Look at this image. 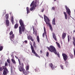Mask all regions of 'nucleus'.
<instances>
[{
    "label": "nucleus",
    "mask_w": 75,
    "mask_h": 75,
    "mask_svg": "<svg viewBox=\"0 0 75 75\" xmlns=\"http://www.w3.org/2000/svg\"><path fill=\"white\" fill-rule=\"evenodd\" d=\"M11 60L12 62L14 64H16V62L14 59H11Z\"/></svg>",
    "instance_id": "nucleus-21"
},
{
    "label": "nucleus",
    "mask_w": 75,
    "mask_h": 75,
    "mask_svg": "<svg viewBox=\"0 0 75 75\" xmlns=\"http://www.w3.org/2000/svg\"><path fill=\"white\" fill-rule=\"evenodd\" d=\"M6 68L5 66H2V67H0V71H3V69L5 70Z\"/></svg>",
    "instance_id": "nucleus-13"
},
{
    "label": "nucleus",
    "mask_w": 75,
    "mask_h": 75,
    "mask_svg": "<svg viewBox=\"0 0 75 75\" xmlns=\"http://www.w3.org/2000/svg\"><path fill=\"white\" fill-rule=\"evenodd\" d=\"M10 64L11 63H8V65H9V66H10Z\"/></svg>",
    "instance_id": "nucleus-54"
},
{
    "label": "nucleus",
    "mask_w": 75,
    "mask_h": 75,
    "mask_svg": "<svg viewBox=\"0 0 75 75\" xmlns=\"http://www.w3.org/2000/svg\"><path fill=\"white\" fill-rule=\"evenodd\" d=\"M23 61H24L25 60V58H23Z\"/></svg>",
    "instance_id": "nucleus-50"
},
{
    "label": "nucleus",
    "mask_w": 75,
    "mask_h": 75,
    "mask_svg": "<svg viewBox=\"0 0 75 75\" xmlns=\"http://www.w3.org/2000/svg\"><path fill=\"white\" fill-rule=\"evenodd\" d=\"M64 14L65 16V19H67V18H68V16H67V13L65 12H64Z\"/></svg>",
    "instance_id": "nucleus-19"
},
{
    "label": "nucleus",
    "mask_w": 75,
    "mask_h": 75,
    "mask_svg": "<svg viewBox=\"0 0 75 75\" xmlns=\"http://www.w3.org/2000/svg\"><path fill=\"white\" fill-rule=\"evenodd\" d=\"M49 66L53 70V69H55V67L53 66V64L52 63H50L49 64Z\"/></svg>",
    "instance_id": "nucleus-11"
},
{
    "label": "nucleus",
    "mask_w": 75,
    "mask_h": 75,
    "mask_svg": "<svg viewBox=\"0 0 75 75\" xmlns=\"http://www.w3.org/2000/svg\"><path fill=\"white\" fill-rule=\"evenodd\" d=\"M8 14H7L6 15V20H8Z\"/></svg>",
    "instance_id": "nucleus-25"
},
{
    "label": "nucleus",
    "mask_w": 75,
    "mask_h": 75,
    "mask_svg": "<svg viewBox=\"0 0 75 75\" xmlns=\"http://www.w3.org/2000/svg\"><path fill=\"white\" fill-rule=\"evenodd\" d=\"M33 34H34V35L35 34V36H37V30H35V32H33Z\"/></svg>",
    "instance_id": "nucleus-28"
},
{
    "label": "nucleus",
    "mask_w": 75,
    "mask_h": 75,
    "mask_svg": "<svg viewBox=\"0 0 75 75\" xmlns=\"http://www.w3.org/2000/svg\"><path fill=\"white\" fill-rule=\"evenodd\" d=\"M40 52L41 54L42 53V50H41L40 51Z\"/></svg>",
    "instance_id": "nucleus-52"
},
{
    "label": "nucleus",
    "mask_w": 75,
    "mask_h": 75,
    "mask_svg": "<svg viewBox=\"0 0 75 75\" xmlns=\"http://www.w3.org/2000/svg\"><path fill=\"white\" fill-rule=\"evenodd\" d=\"M65 8L67 10V14H68V15L70 16H71V12L70 9L68 7H67V6H65Z\"/></svg>",
    "instance_id": "nucleus-7"
},
{
    "label": "nucleus",
    "mask_w": 75,
    "mask_h": 75,
    "mask_svg": "<svg viewBox=\"0 0 75 75\" xmlns=\"http://www.w3.org/2000/svg\"><path fill=\"white\" fill-rule=\"evenodd\" d=\"M37 40L38 42H40V38H39V36H37Z\"/></svg>",
    "instance_id": "nucleus-26"
},
{
    "label": "nucleus",
    "mask_w": 75,
    "mask_h": 75,
    "mask_svg": "<svg viewBox=\"0 0 75 75\" xmlns=\"http://www.w3.org/2000/svg\"><path fill=\"white\" fill-rule=\"evenodd\" d=\"M37 0H35V3L34 4H36V5H37V4H36V2H37Z\"/></svg>",
    "instance_id": "nucleus-45"
},
{
    "label": "nucleus",
    "mask_w": 75,
    "mask_h": 75,
    "mask_svg": "<svg viewBox=\"0 0 75 75\" xmlns=\"http://www.w3.org/2000/svg\"><path fill=\"white\" fill-rule=\"evenodd\" d=\"M56 44L57 45V46H58L59 48H61V46H60V44H59L58 42H56Z\"/></svg>",
    "instance_id": "nucleus-23"
},
{
    "label": "nucleus",
    "mask_w": 75,
    "mask_h": 75,
    "mask_svg": "<svg viewBox=\"0 0 75 75\" xmlns=\"http://www.w3.org/2000/svg\"><path fill=\"white\" fill-rule=\"evenodd\" d=\"M42 18L43 19V17H42Z\"/></svg>",
    "instance_id": "nucleus-56"
},
{
    "label": "nucleus",
    "mask_w": 75,
    "mask_h": 75,
    "mask_svg": "<svg viewBox=\"0 0 75 75\" xmlns=\"http://www.w3.org/2000/svg\"><path fill=\"white\" fill-rule=\"evenodd\" d=\"M27 65L26 67V71H28L29 69V65H28V63H27Z\"/></svg>",
    "instance_id": "nucleus-17"
},
{
    "label": "nucleus",
    "mask_w": 75,
    "mask_h": 75,
    "mask_svg": "<svg viewBox=\"0 0 75 75\" xmlns=\"http://www.w3.org/2000/svg\"><path fill=\"white\" fill-rule=\"evenodd\" d=\"M11 22L13 25V24H14V19H13V16L11 17Z\"/></svg>",
    "instance_id": "nucleus-22"
},
{
    "label": "nucleus",
    "mask_w": 75,
    "mask_h": 75,
    "mask_svg": "<svg viewBox=\"0 0 75 75\" xmlns=\"http://www.w3.org/2000/svg\"><path fill=\"white\" fill-rule=\"evenodd\" d=\"M4 67H8V63H7V62H5Z\"/></svg>",
    "instance_id": "nucleus-29"
},
{
    "label": "nucleus",
    "mask_w": 75,
    "mask_h": 75,
    "mask_svg": "<svg viewBox=\"0 0 75 75\" xmlns=\"http://www.w3.org/2000/svg\"><path fill=\"white\" fill-rule=\"evenodd\" d=\"M18 61L20 66H18L19 70L20 71V72L22 71L24 75H25V69L24 68V64H23V63H22L21 64V62H20L19 59H18Z\"/></svg>",
    "instance_id": "nucleus-3"
},
{
    "label": "nucleus",
    "mask_w": 75,
    "mask_h": 75,
    "mask_svg": "<svg viewBox=\"0 0 75 75\" xmlns=\"http://www.w3.org/2000/svg\"><path fill=\"white\" fill-rule=\"evenodd\" d=\"M13 31H11L10 32V33H9V35L10 36H11V35H13Z\"/></svg>",
    "instance_id": "nucleus-33"
},
{
    "label": "nucleus",
    "mask_w": 75,
    "mask_h": 75,
    "mask_svg": "<svg viewBox=\"0 0 75 75\" xmlns=\"http://www.w3.org/2000/svg\"><path fill=\"white\" fill-rule=\"evenodd\" d=\"M34 1H33L30 4V6L32 7H31L30 9V11L34 10L35 9L36 7H37V5H36L35 4H34Z\"/></svg>",
    "instance_id": "nucleus-5"
},
{
    "label": "nucleus",
    "mask_w": 75,
    "mask_h": 75,
    "mask_svg": "<svg viewBox=\"0 0 75 75\" xmlns=\"http://www.w3.org/2000/svg\"><path fill=\"white\" fill-rule=\"evenodd\" d=\"M47 48L51 52H54L56 55H57L58 57H59V52L57 53V50L55 49V48L52 45H51L50 46V47H47Z\"/></svg>",
    "instance_id": "nucleus-2"
},
{
    "label": "nucleus",
    "mask_w": 75,
    "mask_h": 75,
    "mask_svg": "<svg viewBox=\"0 0 75 75\" xmlns=\"http://www.w3.org/2000/svg\"><path fill=\"white\" fill-rule=\"evenodd\" d=\"M49 55V53H48V52H47L46 53V56L47 57H48V55Z\"/></svg>",
    "instance_id": "nucleus-38"
},
{
    "label": "nucleus",
    "mask_w": 75,
    "mask_h": 75,
    "mask_svg": "<svg viewBox=\"0 0 75 75\" xmlns=\"http://www.w3.org/2000/svg\"><path fill=\"white\" fill-rule=\"evenodd\" d=\"M73 50L74 51V56L75 57V49H74Z\"/></svg>",
    "instance_id": "nucleus-41"
},
{
    "label": "nucleus",
    "mask_w": 75,
    "mask_h": 75,
    "mask_svg": "<svg viewBox=\"0 0 75 75\" xmlns=\"http://www.w3.org/2000/svg\"><path fill=\"white\" fill-rule=\"evenodd\" d=\"M44 8H43L42 10H41L42 12H43L44 11Z\"/></svg>",
    "instance_id": "nucleus-48"
},
{
    "label": "nucleus",
    "mask_w": 75,
    "mask_h": 75,
    "mask_svg": "<svg viewBox=\"0 0 75 75\" xmlns=\"http://www.w3.org/2000/svg\"><path fill=\"white\" fill-rule=\"evenodd\" d=\"M33 47L35 48H37V46H36V45L35 44V42H33Z\"/></svg>",
    "instance_id": "nucleus-27"
},
{
    "label": "nucleus",
    "mask_w": 75,
    "mask_h": 75,
    "mask_svg": "<svg viewBox=\"0 0 75 75\" xmlns=\"http://www.w3.org/2000/svg\"><path fill=\"white\" fill-rule=\"evenodd\" d=\"M8 72V70L7 68H5L3 72V74L4 75H7V73Z\"/></svg>",
    "instance_id": "nucleus-10"
},
{
    "label": "nucleus",
    "mask_w": 75,
    "mask_h": 75,
    "mask_svg": "<svg viewBox=\"0 0 75 75\" xmlns=\"http://www.w3.org/2000/svg\"><path fill=\"white\" fill-rule=\"evenodd\" d=\"M53 38H54V40H55L56 41H57V38L56 37V36L55 35V33H53Z\"/></svg>",
    "instance_id": "nucleus-16"
},
{
    "label": "nucleus",
    "mask_w": 75,
    "mask_h": 75,
    "mask_svg": "<svg viewBox=\"0 0 75 75\" xmlns=\"http://www.w3.org/2000/svg\"><path fill=\"white\" fill-rule=\"evenodd\" d=\"M45 34H47V33L46 32V33H45V32L44 33L42 34V37H44V36H45Z\"/></svg>",
    "instance_id": "nucleus-36"
},
{
    "label": "nucleus",
    "mask_w": 75,
    "mask_h": 75,
    "mask_svg": "<svg viewBox=\"0 0 75 75\" xmlns=\"http://www.w3.org/2000/svg\"><path fill=\"white\" fill-rule=\"evenodd\" d=\"M44 31L45 32V33H46V30L45 29V26L44 27Z\"/></svg>",
    "instance_id": "nucleus-35"
},
{
    "label": "nucleus",
    "mask_w": 75,
    "mask_h": 75,
    "mask_svg": "<svg viewBox=\"0 0 75 75\" xmlns=\"http://www.w3.org/2000/svg\"><path fill=\"white\" fill-rule=\"evenodd\" d=\"M6 24L7 26H9V24H10V23L9 22V20H6Z\"/></svg>",
    "instance_id": "nucleus-14"
},
{
    "label": "nucleus",
    "mask_w": 75,
    "mask_h": 75,
    "mask_svg": "<svg viewBox=\"0 0 75 75\" xmlns=\"http://www.w3.org/2000/svg\"><path fill=\"white\" fill-rule=\"evenodd\" d=\"M25 73H26V74H29V73H30V72H29L28 71H26Z\"/></svg>",
    "instance_id": "nucleus-40"
},
{
    "label": "nucleus",
    "mask_w": 75,
    "mask_h": 75,
    "mask_svg": "<svg viewBox=\"0 0 75 75\" xmlns=\"http://www.w3.org/2000/svg\"><path fill=\"white\" fill-rule=\"evenodd\" d=\"M65 64V65L66 66H67V65H68V62H66Z\"/></svg>",
    "instance_id": "nucleus-42"
},
{
    "label": "nucleus",
    "mask_w": 75,
    "mask_h": 75,
    "mask_svg": "<svg viewBox=\"0 0 75 75\" xmlns=\"http://www.w3.org/2000/svg\"><path fill=\"white\" fill-rule=\"evenodd\" d=\"M11 57L12 58V59H14V56L13 55V54H12L11 55Z\"/></svg>",
    "instance_id": "nucleus-44"
},
{
    "label": "nucleus",
    "mask_w": 75,
    "mask_h": 75,
    "mask_svg": "<svg viewBox=\"0 0 75 75\" xmlns=\"http://www.w3.org/2000/svg\"><path fill=\"white\" fill-rule=\"evenodd\" d=\"M26 10L27 11V14H28L29 12H30V9H29V8L28 7H27L26 8Z\"/></svg>",
    "instance_id": "nucleus-20"
},
{
    "label": "nucleus",
    "mask_w": 75,
    "mask_h": 75,
    "mask_svg": "<svg viewBox=\"0 0 75 75\" xmlns=\"http://www.w3.org/2000/svg\"><path fill=\"white\" fill-rule=\"evenodd\" d=\"M19 23L21 26H19V33L20 34H22L23 32H24L25 30V25L24 22L22 21V20L20 19L19 20Z\"/></svg>",
    "instance_id": "nucleus-1"
},
{
    "label": "nucleus",
    "mask_w": 75,
    "mask_h": 75,
    "mask_svg": "<svg viewBox=\"0 0 75 75\" xmlns=\"http://www.w3.org/2000/svg\"><path fill=\"white\" fill-rule=\"evenodd\" d=\"M44 21L45 22L46 24L47 25H49L50 29L51 31H52V26L51 25V24L50 23V19L49 18H48L47 16L45 15H44Z\"/></svg>",
    "instance_id": "nucleus-4"
},
{
    "label": "nucleus",
    "mask_w": 75,
    "mask_h": 75,
    "mask_svg": "<svg viewBox=\"0 0 75 75\" xmlns=\"http://www.w3.org/2000/svg\"><path fill=\"white\" fill-rule=\"evenodd\" d=\"M35 71L36 72H40V69L39 68L37 67L36 68V69H35Z\"/></svg>",
    "instance_id": "nucleus-18"
},
{
    "label": "nucleus",
    "mask_w": 75,
    "mask_h": 75,
    "mask_svg": "<svg viewBox=\"0 0 75 75\" xmlns=\"http://www.w3.org/2000/svg\"><path fill=\"white\" fill-rule=\"evenodd\" d=\"M18 23H16L14 26V28L15 29L18 28Z\"/></svg>",
    "instance_id": "nucleus-24"
},
{
    "label": "nucleus",
    "mask_w": 75,
    "mask_h": 75,
    "mask_svg": "<svg viewBox=\"0 0 75 75\" xmlns=\"http://www.w3.org/2000/svg\"><path fill=\"white\" fill-rule=\"evenodd\" d=\"M73 32H74V33H75V30H74Z\"/></svg>",
    "instance_id": "nucleus-55"
},
{
    "label": "nucleus",
    "mask_w": 75,
    "mask_h": 75,
    "mask_svg": "<svg viewBox=\"0 0 75 75\" xmlns=\"http://www.w3.org/2000/svg\"><path fill=\"white\" fill-rule=\"evenodd\" d=\"M11 73H13V68H11Z\"/></svg>",
    "instance_id": "nucleus-37"
},
{
    "label": "nucleus",
    "mask_w": 75,
    "mask_h": 75,
    "mask_svg": "<svg viewBox=\"0 0 75 75\" xmlns=\"http://www.w3.org/2000/svg\"><path fill=\"white\" fill-rule=\"evenodd\" d=\"M52 21L55 22V18H54V19H53Z\"/></svg>",
    "instance_id": "nucleus-43"
},
{
    "label": "nucleus",
    "mask_w": 75,
    "mask_h": 75,
    "mask_svg": "<svg viewBox=\"0 0 75 75\" xmlns=\"http://www.w3.org/2000/svg\"><path fill=\"white\" fill-rule=\"evenodd\" d=\"M45 36L46 37V38H47V35L46 33L45 34Z\"/></svg>",
    "instance_id": "nucleus-49"
},
{
    "label": "nucleus",
    "mask_w": 75,
    "mask_h": 75,
    "mask_svg": "<svg viewBox=\"0 0 75 75\" xmlns=\"http://www.w3.org/2000/svg\"><path fill=\"white\" fill-rule=\"evenodd\" d=\"M52 24L53 25H55V22L52 21Z\"/></svg>",
    "instance_id": "nucleus-39"
},
{
    "label": "nucleus",
    "mask_w": 75,
    "mask_h": 75,
    "mask_svg": "<svg viewBox=\"0 0 75 75\" xmlns=\"http://www.w3.org/2000/svg\"><path fill=\"white\" fill-rule=\"evenodd\" d=\"M30 47L32 51V53H33L34 54H35V56L37 57H38V58H40V56H39V55H38V54H37L35 52V50H34V47H33V46L31 44H30Z\"/></svg>",
    "instance_id": "nucleus-6"
},
{
    "label": "nucleus",
    "mask_w": 75,
    "mask_h": 75,
    "mask_svg": "<svg viewBox=\"0 0 75 75\" xmlns=\"http://www.w3.org/2000/svg\"><path fill=\"white\" fill-rule=\"evenodd\" d=\"M10 14H11V13H10Z\"/></svg>",
    "instance_id": "nucleus-58"
},
{
    "label": "nucleus",
    "mask_w": 75,
    "mask_h": 75,
    "mask_svg": "<svg viewBox=\"0 0 75 75\" xmlns=\"http://www.w3.org/2000/svg\"><path fill=\"white\" fill-rule=\"evenodd\" d=\"M7 61L8 62V64H11L10 61L9 59H7Z\"/></svg>",
    "instance_id": "nucleus-34"
},
{
    "label": "nucleus",
    "mask_w": 75,
    "mask_h": 75,
    "mask_svg": "<svg viewBox=\"0 0 75 75\" xmlns=\"http://www.w3.org/2000/svg\"><path fill=\"white\" fill-rule=\"evenodd\" d=\"M14 38V35L13 34L11 36H10V39L11 41H13V39Z\"/></svg>",
    "instance_id": "nucleus-12"
},
{
    "label": "nucleus",
    "mask_w": 75,
    "mask_h": 75,
    "mask_svg": "<svg viewBox=\"0 0 75 75\" xmlns=\"http://www.w3.org/2000/svg\"><path fill=\"white\" fill-rule=\"evenodd\" d=\"M52 10H55V8L54 7H52Z\"/></svg>",
    "instance_id": "nucleus-47"
},
{
    "label": "nucleus",
    "mask_w": 75,
    "mask_h": 75,
    "mask_svg": "<svg viewBox=\"0 0 75 75\" xmlns=\"http://www.w3.org/2000/svg\"><path fill=\"white\" fill-rule=\"evenodd\" d=\"M62 55L63 57V59L64 61H66L68 58V56L65 53H62Z\"/></svg>",
    "instance_id": "nucleus-8"
},
{
    "label": "nucleus",
    "mask_w": 75,
    "mask_h": 75,
    "mask_svg": "<svg viewBox=\"0 0 75 75\" xmlns=\"http://www.w3.org/2000/svg\"><path fill=\"white\" fill-rule=\"evenodd\" d=\"M24 42L25 43H27V42H28V41L27 40H25Z\"/></svg>",
    "instance_id": "nucleus-46"
},
{
    "label": "nucleus",
    "mask_w": 75,
    "mask_h": 75,
    "mask_svg": "<svg viewBox=\"0 0 75 75\" xmlns=\"http://www.w3.org/2000/svg\"><path fill=\"white\" fill-rule=\"evenodd\" d=\"M27 38L28 40H30L32 41H34V39L33 38V37H32V36H31L30 35H27Z\"/></svg>",
    "instance_id": "nucleus-9"
},
{
    "label": "nucleus",
    "mask_w": 75,
    "mask_h": 75,
    "mask_svg": "<svg viewBox=\"0 0 75 75\" xmlns=\"http://www.w3.org/2000/svg\"><path fill=\"white\" fill-rule=\"evenodd\" d=\"M70 57L71 59H73V55L72 54H71L70 55Z\"/></svg>",
    "instance_id": "nucleus-31"
},
{
    "label": "nucleus",
    "mask_w": 75,
    "mask_h": 75,
    "mask_svg": "<svg viewBox=\"0 0 75 75\" xmlns=\"http://www.w3.org/2000/svg\"><path fill=\"white\" fill-rule=\"evenodd\" d=\"M68 42H69V41H70V40L69 39V35H68Z\"/></svg>",
    "instance_id": "nucleus-32"
},
{
    "label": "nucleus",
    "mask_w": 75,
    "mask_h": 75,
    "mask_svg": "<svg viewBox=\"0 0 75 75\" xmlns=\"http://www.w3.org/2000/svg\"><path fill=\"white\" fill-rule=\"evenodd\" d=\"M60 67L61 69H64V66H63L62 64H60Z\"/></svg>",
    "instance_id": "nucleus-30"
},
{
    "label": "nucleus",
    "mask_w": 75,
    "mask_h": 75,
    "mask_svg": "<svg viewBox=\"0 0 75 75\" xmlns=\"http://www.w3.org/2000/svg\"><path fill=\"white\" fill-rule=\"evenodd\" d=\"M54 1H56V0H54Z\"/></svg>",
    "instance_id": "nucleus-57"
},
{
    "label": "nucleus",
    "mask_w": 75,
    "mask_h": 75,
    "mask_svg": "<svg viewBox=\"0 0 75 75\" xmlns=\"http://www.w3.org/2000/svg\"><path fill=\"white\" fill-rule=\"evenodd\" d=\"M33 31L35 32V28H33Z\"/></svg>",
    "instance_id": "nucleus-51"
},
{
    "label": "nucleus",
    "mask_w": 75,
    "mask_h": 75,
    "mask_svg": "<svg viewBox=\"0 0 75 75\" xmlns=\"http://www.w3.org/2000/svg\"><path fill=\"white\" fill-rule=\"evenodd\" d=\"M67 35V34L66 33H63L62 34V39L64 40V38H65L66 37V35Z\"/></svg>",
    "instance_id": "nucleus-15"
},
{
    "label": "nucleus",
    "mask_w": 75,
    "mask_h": 75,
    "mask_svg": "<svg viewBox=\"0 0 75 75\" xmlns=\"http://www.w3.org/2000/svg\"><path fill=\"white\" fill-rule=\"evenodd\" d=\"M15 58H16V59H18V57H17V56H15Z\"/></svg>",
    "instance_id": "nucleus-53"
}]
</instances>
